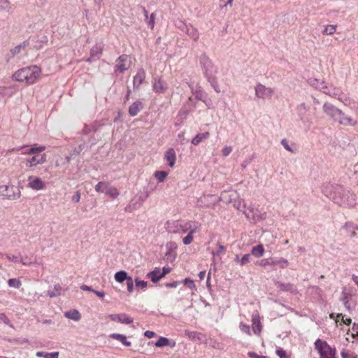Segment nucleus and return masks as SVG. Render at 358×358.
Returning <instances> with one entry per match:
<instances>
[{
	"instance_id": "nucleus-48",
	"label": "nucleus",
	"mask_w": 358,
	"mask_h": 358,
	"mask_svg": "<svg viewBox=\"0 0 358 358\" xmlns=\"http://www.w3.org/2000/svg\"><path fill=\"white\" fill-rule=\"evenodd\" d=\"M182 282L187 285L190 289H196V286L194 285V282L192 280H191L190 278H186L185 279H184Z\"/></svg>"
},
{
	"instance_id": "nucleus-28",
	"label": "nucleus",
	"mask_w": 358,
	"mask_h": 358,
	"mask_svg": "<svg viewBox=\"0 0 358 358\" xmlns=\"http://www.w3.org/2000/svg\"><path fill=\"white\" fill-rule=\"evenodd\" d=\"M343 229L348 233L351 237L356 235L355 231L358 230V226L352 222H346L343 226Z\"/></svg>"
},
{
	"instance_id": "nucleus-44",
	"label": "nucleus",
	"mask_w": 358,
	"mask_h": 358,
	"mask_svg": "<svg viewBox=\"0 0 358 358\" xmlns=\"http://www.w3.org/2000/svg\"><path fill=\"white\" fill-rule=\"evenodd\" d=\"M336 30V25H327L324 27L322 33L326 35H331L335 33Z\"/></svg>"
},
{
	"instance_id": "nucleus-61",
	"label": "nucleus",
	"mask_w": 358,
	"mask_h": 358,
	"mask_svg": "<svg viewBox=\"0 0 358 358\" xmlns=\"http://www.w3.org/2000/svg\"><path fill=\"white\" fill-rule=\"evenodd\" d=\"M83 148H84V144H80L77 148H75L73 149V150L72 151V153L74 155H78L80 153V152L83 150Z\"/></svg>"
},
{
	"instance_id": "nucleus-62",
	"label": "nucleus",
	"mask_w": 358,
	"mask_h": 358,
	"mask_svg": "<svg viewBox=\"0 0 358 358\" xmlns=\"http://www.w3.org/2000/svg\"><path fill=\"white\" fill-rule=\"evenodd\" d=\"M248 356L250 358H268V357H267L266 356L259 355H257V353H255L254 352H248Z\"/></svg>"
},
{
	"instance_id": "nucleus-50",
	"label": "nucleus",
	"mask_w": 358,
	"mask_h": 358,
	"mask_svg": "<svg viewBox=\"0 0 358 358\" xmlns=\"http://www.w3.org/2000/svg\"><path fill=\"white\" fill-rule=\"evenodd\" d=\"M251 254H245L242 258L239 260V264L241 266H244L250 262V259L251 257Z\"/></svg>"
},
{
	"instance_id": "nucleus-11",
	"label": "nucleus",
	"mask_w": 358,
	"mask_h": 358,
	"mask_svg": "<svg viewBox=\"0 0 358 358\" xmlns=\"http://www.w3.org/2000/svg\"><path fill=\"white\" fill-rule=\"evenodd\" d=\"M322 108L324 113L330 117L334 121H335L336 117L341 114V110L331 103H325Z\"/></svg>"
},
{
	"instance_id": "nucleus-20",
	"label": "nucleus",
	"mask_w": 358,
	"mask_h": 358,
	"mask_svg": "<svg viewBox=\"0 0 358 358\" xmlns=\"http://www.w3.org/2000/svg\"><path fill=\"white\" fill-rule=\"evenodd\" d=\"M252 330L257 335H259L262 331V324L260 322V317L257 312L252 314Z\"/></svg>"
},
{
	"instance_id": "nucleus-36",
	"label": "nucleus",
	"mask_w": 358,
	"mask_h": 358,
	"mask_svg": "<svg viewBox=\"0 0 358 358\" xmlns=\"http://www.w3.org/2000/svg\"><path fill=\"white\" fill-rule=\"evenodd\" d=\"M197 228H198V226L187 232V233H188L187 235L186 236H185L182 239V242H183L184 245H189L192 242L193 234L194 233H196Z\"/></svg>"
},
{
	"instance_id": "nucleus-57",
	"label": "nucleus",
	"mask_w": 358,
	"mask_h": 358,
	"mask_svg": "<svg viewBox=\"0 0 358 358\" xmlns=\"http://www.w3.org/2000/svg\"><path fill=\"white\" fill-rule=\"evenodd\" d=\"M187 335L189 338H191L192 339L201 340V338H200L201 334L196 331H189L187 333Z\"/></svg>"
},
{
	"instance_id": "nucleus-39",
	"label": "nucleus",
	"mask_w": 358,
	"mask_h": 358,
	"mask_svg": "<svg viewBox=\"0 0 358 358\" xmlns=\"http://www.w3.org/2000/svg\"><path fill=\"white\" fill-rule=\"evenodd\" d=\"M62 287L59 284L55 285L52 289H49L47 292V295L50 298H53L61 294Z\"/></svg>"
},
{
	"instance_id": "nucleus-26",
	"label": "nucleus",
	"mask_w": 358,
	"mask_h": 358,
	"mask_svg": "<svg viewBox=\"0 0 358 358\" xmlns=\"http://www.w3.org/2000/svg\"><path fill=\"white\" fill-rule=\"evenodd\" d=\"M146 276L147 278H150L154 283H157L160 279L162 278L159 268H156L155 270L150 271L148 273Z\"/></svg>"
},
{
	"instance_id": "nucleus-37",
	"label": "nucleus",
	"mask_w": 358,
	"mask_h": 358,
	"mask_svg": "<svg viewBox=\"0 0 358 358\" xmlns=\"http://www.w3.org/2000/svg\"><path fill=\"white\" fill-rule=\"evenodd\" d=\"M206 79L210 84V86L214 89V90L217 93H220L221 92L220 88L218 85L217 78L215 77V75L207 77Z\"/></svg>"
},
{
	"instance_id": "nucleus-34",
	"label": "nucleus",
	"mask_w": 358,
	"mask_h": 358,
	"mask_svg": "<svg viewBox=\"0 0 358 358\" xmlns=\"http://www.w3.org/2000/svg\"><path fill=\"white\" fill-rule=\"evenodd\" d=\"M64 316L74 321H78L81 317L80 313L76 309H73L69 311L65 312Z\"/></svg>"
},
{
	"instance_id": "nucleus-17",
	"label": "nucleus",
	"mask_w": 358,
	"mask_h": 358,
	"mask_svg": "<svg viewBox=\"0 0 358 358\" xmlns=\"http://www.w3.org/2000/svg\"><path fill=\"white\" fill-rule=\"evenodd\" d=\"M258 210L254 206H249L245 211V215L248 219L256 222L257 220L263 219L262 216L258 214Z\"/></svg>"
},
{
	"instance_id": "nucleus-15",
	"label": "nucleus",
	"mask_w": 358,
	"mask_h": 358,
	"mask_svg": "<svg viewBox=\"0 0 358 358\" xmlns=\"http://www.w3.org/2000/svg\"><path fill=\"white\" fill-rule=\"evenodd\" d=\"M275 285L282 292H288L292 294H296L298 292L296 287L292 283H283L280 281H275Z\"/></svg>"
},
{
	"instance_id": "nucleus-53",
	"label": "nucleus",
	"mask_w": 358,
	"mask_h": 358,
	"mask_svg": "<svg viewBox=\"0 0 358 358\" xmlns=\"http://www.w3.org/2000/svg\"><path fill=\"white\" fill-rule=\"evenodd\" d=\"M240 329L241 331L247 334L248 335H251L250 328V326L243 323L240 324Z\"/></svg>"
},
{
	"instance_id": "nucleus-8",
	"label": "nucleus",
	"mask_w": 358,
	"mask_h": 358,
	"mask_svg": "<svg viewBox=\"0 0 358 358\" xmlns=\"http://www.w3.org/2000/svg\"><path fill=\"white\" fill-rule=\"evenodd\" d=\"M0 189V194L8 199L15 200L20 196V191L14 186L2 185Z\"/></svg>"
},
{
	"instance_id": "nucleus-47",
	"label": "nucleus",
	"mask_w": 358,
	"mask_h": 358,
	"mask_svg": "<svg viewBox=\"0 0 358 358\" xmlns=\"http://www.w3.org/2000/svg\"><path fill=\"white\" fill-rule=\"evenodd\" d=\"M322 81H320L317 78H310L308 80V83L311 85L315 87L316 89H318L321 91L320 87H322V85L320 84Z\"/></svg>"
},
{
	"instance_id": "nucleus-18",
	"label": "nucleus",
	"mask_w": 358,
	"mask_h": 358,
	"mask_svg": "<svg viewBox=\"0 0 358 358\" xmlns=\"http://www.w3.org/2000/svg\"><path fill=\"white\" fill-rule=\"evenodd\" d=\"M189 87L192 90V92L195 95V98L198 100L206 103V99L207 98V94L203 90L201 86L197 85L195 88L192 85H189Z\"/></svg>"
},
{
	"instance_id": "nucleus-4",
	"label": "nucleus",
	"mask_w": 358,
	"mask_h": 358,
	"mask_svg": "<svg viewBox=\"0 0 358 358\" xmlns=\"http://www.w3.org/2000/svg\"><path fill=\"white\" fill-rule=\"evenodd\" d=\"M314 345L320 358H336V348H331L327 341L317 338Z\"/></svg>"
},
{
	"instance_id": "nucleus-35",
	"label": "nucleus",
	"mask_w": 358,
	"mask_h": 358,
	"mask_svg": "<svg viewBox=\"0 0 358 358\" xmlns=\"http://www.w3.org/2000/svg\"><path fill=\"white\" fill-rule=\"evenodd\" d=\"M130 278L131 276H129L124 271H117L115 274V279L118 282H123L124 281H127Z\"/></svg>"
},
{
	"instance_id": "nucleus-46",
	"label": "nucleus",
	"mask_w": 358,
	"mask_h": 358,
	"mask_svg": "<svg viewBox=\"0 0 358 358\" xmlns=\"http://www.w3.org/2000/svg\"><path fill=\"white\" fill-rule=\"evenodd\" d=\"M341 355L342 358H357V355L355 352L345 350H342Z\"/></svg>"
},
{
	"instance_id": "nucleus-10",
	"label": "nucleus",
	"mask_w": 358,
	"mask_h": 358,
	"mask_svg": "<svg viewBox=\"0 0 358 358\" xmlns=\"http://www.w3.org/2000/svg\"><path fill=\"white\" fill-rule=\"evenodd\" d=\"M273 93V89L271 87H266L264 85L259 83L255 87V94L258 98L260 99H270Z\"/></svg>"
},
{
	"instance_id": "nucleus-40",
	"label": "nucleus",
	"mask_w": 358,
	"mask_h": 358,
	"mask_svg": "<svg viewBox=\"0 0 358 358\" xmlns=\"http://www.w3.org/2000/svg\"><path fill=\"white\" fill-rule=\"evenodd\" d=\"M155 176L159 182H162L167 176V173L164 171H157L155 173Z\"/></svg>"
},
{
	"instance_id": "nucleus-38",
	"label": "nucleus",
	"mask_w": 358,
	"mask_h": 358,
	"mask_svg": "<svg viewBox=\"0 0 358 358\" xmlns=\"http://www.w3.org/2000/svg\"><path fill=\"white\" fill-rule=\"evenodd\" d=\"M103 193L110 196L113 199L116 198L119 195V192L115 187L108 186V185H106Z\"/></svg>"
},
{
	"instance_id": "nucleus-19",
	"label": "nucleus",
	"mask_w": 358,
	"mask_h": 358,
	"mask_svg": "<svg viewBox=\"0 0 358 358\" xmlns=\"http://www.w3.org/2000/svg\"><path fill=\"white\" fill-rule=\"evenodd\" d=\"M46 161V155L45 154L34 156L31 158L27 159V166L29 167H32L37 164H42Z\"/></svg>"
},
{
	"instance_id": "nucleus-51",
	"label": "nucleus",
	"mask_w": 358,
	"mask_h": 358,
	"mask_svg": "<svg viewBox=\"0 0 358 358\" xmlns=\"http://www.w3.org/2000/svg\"><path fill=\"white\" fill-rule=\"evenodd\" d=\"M136 286L138 288L145 289L147 287L148 282L145 280H141L138 278L135 280Z\"/></svg>"
},
{
	"instance_id": "nucleus-13",
	"label": "nucleus",
	"mask_w": 358,
	"mask_h": 358,
	"mask_svg": "<svg viewBox=\"0 0 358 358\" xmlns=\"http://www.w3.org/2000/svg\"><path fill=\"white\" fill-rule=\"evenodd\" d=\"M108 317L114 322H117L121 324H130L133 323V318L127 315L125 313L121 314H111L108 315Z\"/></svg>"
},
{
	"instance_id": "nucleus-29",
	"label": "nucleus",
	"mask_w": 358,
	"mask_h": 358,
	"mask_svg": "<svg viewBox=\"0 0 358 358\" xmlns=\"http://www.w3.org/2000/svg\"><path fill=\"white\" fill-rule=\"evenodd\" d=\"M296 110L300 120L305 121L306 113L309 110V107L305 103H302L297 106Z\"/></svg>"
},
{
	"instance_id": "nucleus-2",
	"label": "nucleus",
	"mask_w": 358,
	"mask_h": 358,
	"mask_svg": "<svg viewBox=\"0 0 358 358\" xmlns=\"http://www.w3.org/2000/svg\"><path fill=\"white\" fill-rule=\"evenodd\" d=\"M40 73L41 69L34 65L19 69L13 75V78L16 81L33 84L36 81Z\"/></svg>"
},
{
	"instance_id": "nucleus-1",
	"label": "nucleus",
	"mask_w": 358,
	"mask_h": 358,
	"mask_svg": "<svg viewBox=\"0 0 358 358\" xmlns=\"http://www.w3.org/2000/svg\"><path fill=\"white\" fill-rule=\"evenodd\" d=\"M321 191L325 196L341 207L351 208L356 204V195L341 185L325 182L322 185Z\"/></svg>"
},
{
	"instance_id": "nucleus-64",
	"label": "nucleus",
	"mask_w": 358,
	"mask_h": 358,
	"mask_svg": "<svg viewBox=\"0 0 358 358\" xmlns=\"http://www.w3.org/2000/svg\"><path fill=\"white\" fill-rule=\"evenodd\" d=\"M232 151V148L229 146H225L222 149V155L225 157L228 156Z\"/></svg>"
},
{
	"instance_id": "nucleus-42",
	"label": "nucleus",
	"mask_w": 358,
	"mask_h": 358,
	"mask_svg": "<svg viewBox=\"0 0 358 358\" xmlns=\"http://www.w3.org/2000/svg\"><path fill=\"white\" fill-rule=\"evenodd\" d=\"M44 150H45L44 146L33 147V148L29 149L28 150H27L26 152H24V154L31 155V154L39 153V152H43Z\"/></svg>"
},
{
	"instance_id": "nucleus-14",
	"label": "nucleus",
	"mask_w": 358,
	"mask_h": 358,
	"mask_svg": "<svg viewBox=\"0 0 358 358\" xmlns=\"http://www.w3.org/2000/svg\"><path fill=\"white\" fill-rule=\"evenodd\" d=\"M152 88L157 93H163L166 90L168 86L166 82L161 78L155 77L154 78Z\"/></svg>"
},
{
	"instance_id": "nucleus-24",
	"label": "nucleus",
	"mask_w": 358,
	"mask_h": 358,
	"mask_svg": "<svg viewBox=\"0 0 358 358\" xmlns=\"http://www.w3.org/2000/svg\"><path fill=\"white\" fill-rule=\"evenodd\" d=\"M157 348H162L165 346H169L174 348L176 346V342L173 340L169 339L166 337L160 336L159 339L155 343Z\"/></svg>"
},
{
	"instance_id": "nucleus-49",
	"label": "nucleus",
	"mask_w": 358,
	"mask_h": 358,
	"mask_svg": "<svg viewBox=\"0 0 358 358\" xmlns=\"http://www.w3.org/2000/svg\"><path fill=\"white\" fill-rule=\"evenodd\" d=\"M106 183L105 182H98L96 186H95V190L97 192H102L103 193L104 192V190H105V188H106Z\"/></svg>"
},
{
	"instance_id": "nucleus-31",
	"label": "nucleus",
	"mask_w": 358,
	"mask_h": 358,
	"mask_svg": "<svg viewBox=\"0 0 358 358\" xmlns=\"http://www.w3.org/2000/svg\"><path fill=\"white\" fill-rule=\"evenodd\" d=\"M110 337L120 341L124 345L127 347H129L131 345V343L130 341H128L127 340V337L123 334L114 333L110 334Z\"/></svg>"
},
{
	"instance_id": "nucleus-3",
	"label": "nucleus",
	"mask_w": 358,
	"mask_h": 358,
	"mask_svg": "<svg viewBox=\"0 0 358 358\" xmlns=\"http://www.w3.org/2000/svg\"><path fill=\"white\" fill-rule=\"evenodd\" d=\"M166 229L169 233L185 234L188 231L198 226V223L192 220H174L167 221Z\"/></svg>"
},
{
	"instance_id": "nucleus-7",
	"label": "nucleus",
	"mask_w": 358,
	"mask_h": 358,
	"mask_svg": "<svg viewBox=\"0 0 358 358\" xmlns=\"http://www.w3.org/2000/svg\"><path fill=\"white\" fill-rule=\"evenodd\" d=\"M130 65L129 57L127 55L123 54L116 59L115 71L119 73H123L129 69Z\"/></svg>"
},
{
	"instance_id": "nucleus-55",
	"label": "nucleus",
	"mask_w": 358,
	"mask_h": 358,
	"mask_svg": "<svg viewBox=\"0 0 358 358\" xmlns=\"http://www.w3.org/2000/svg\"><path fill=\"white\" fill-rule=\"evenodd\" d=\"M126 282H127V287L128 292H132L134 290V282H133L132 278L131 277L130 278H129L126 281Z\"/></svg>"
},
{
	"instance_id": "nucleus-58",
	"label": "nucleus",
	"mask_w": 358,
	"mask_h": 358,
	"mask_svg": "<svg viewBox=\"0 0 358 358\" xmlns=\"http://www.w3.org/2000/svg\"><path fill=\"white\" fill-rule=\"evenodd\" d=\"M81 194L79 191H76L75 194L73 195L71 200L74 203H78L80 199Z\"/></svg>"
},
{
	"instance_id": "nucleus-41",
	"label": "nucleus",
	"mask_w": 358,
	"mask_h": 358,
	"mask_svg": "<svg viewBox=\"0 0 358 358\" xmlns=\"http://www.w3.org/2000/svg\"><path fill=\"white\" fill-rule=\"evenodd\" d=\"M8 285L10 287H14V288L18 289L21 286L22 282H21V281L19 279H17V278H10L8 280Z\"/></svg>"
},
{
	"instance_id": "nucleus-23",
	"label": "nucleus",
	"mask_w": 358,
	"mask_h": 358,
	"mask_svg": "<svg viewBox=\"0 0 358 358\" xmlns=\"http://www.w3.org/2000/svg\"><path fill=\"white\" fill-rule=\"evenodd\" d=\"M143 103L138 100L134 101L129 107V114L131 117H134L138 115V113L143 109Z\"/></svg>"
},
{
	"instance_id": "nucleus-6",
	"label": "nucleus",
	"mask_w": 358,
	"mask_h": 358,
	"mask_svg": "<svg viewBox=\"0 0 358 358\" xmlns=\"http://www.w3.org/2000/svg\"><path fill=\"white\" fill-rule=\"evenodd\" d=\"M176 27L183 32H185L194 41L199 38V33L196 28L191 24H187L182 20L176 22Z\"/></svg>"
},
{
	"instance_id": "nucleus-27",
	"label": "nucleus",
	"mask_w": 358,
	"mask_h": 358,
	"mask_svg": "<svg viewBox=\"0 0 358 358\" xmlns=\"http://www.w3.org/2000/svg\"><path fill=\"white\" fill-rule=\"evenodd\" d=\"M29 45V41H24L22 43L15 46L14 48L11 49L10 50L11 57H13L16 55H18L19 53H20L22 52V50H24L26 47H27Z\"/></svg>"
},
{
	"instance_id": "nucleus-25",
	"label": "nucleus",
	"mask_w": 358,
	"mask_h": 358,
	"mask_svg": "<svg viewBox=\"0 0 358 358\" xmlns=\"http://www.w3.org/2000/svg\"><path fill=\"white\" fill-rule=\"evenodd\" d=\"M165 158L169 162V166L173 167L176 162V152L173 148H169L165 153Z\"/></svg>"
},
{
	"instance_id": "nucleus-56",
	"label": "nucleus",
	"mask_w": 358,
	"mask_h": 358,
	"mask_svg": "<svg viewBox=\"0 0 358 358\" xmlns=\"http://www.w3.org/2000/svg\"><path fill=\"white\" fill-rule=\"evenodd\" d=\"M281 145L284 147V148L286 150L289 151L291 152H294L293 150L289 146L288 141L285 138L281 140Z\"/></svg>"
},
{
	"instance_id": "nucleus-63",
	"label": "nucleus",
	"mask_w": 358,
	"mask_h": 358,
	"mask_svg": "<svg viewBox=\"0 0 358 358\" xmlns=\"http://www.w3.org/2000/svg\"><path fill=\"white\" fill-rule=\"evenodd\" d=\"M181 282L178 281H173L171 282H167L165 284V286L169 288H176L180 285Z\"/></svg>"
},
{
	"instance_id": "nucleus-45",
	"label": "nucleus",
	"mask_w": 358,
	"mask_h": 358,
	"mask_svg": "<svg viewBox=\"0 0 358 358\" xmlns=\"http://www.w3.org/2000/svg\"><path fill=\"white\" fill-rule=\"evenodd\" d=\"M341 300L343 303L345 307L348 309L350 308L349 306V294L346 293L345 291L342 292Z\"/></svg>"
},
{
	"instance_id": "nucleus-33",
	"label": "nucleus",
	"mask_w": 358,
	"mask_h": 358,
	"mask_svg": "<svg viewBox=\"0 0 358 358\" xmlns=\"http://www.w3.org/2000/svg\"><path fill=\"white\" fill-rule=\"evenodd\" d=\"M264 248L262 244L257 245L252 248L251 255L255 257H261L264 255Z\"/></svg>"
},
{
	"instance_id": "nucleus-12",
	"label": "nucleus",
	"mask_w": 358,
	"mask_h": 358,
	"mask_svg": "<svg viewBox=\"0 0 358 358\" xmlns=\"http://www.w3.org/2000/svg\"><path fill=\"white\" fill-rule=\"evenodd\" d=\"M28 181L27 187L34 190H41L45 187V183L40 178H36L33 176H30L28 178Z\"/></svg>"
},
{
	"instance_id": "nucleus-52",
	"label": "nucleus",
	"mask_w": 358,
	"mask_h": 358,
	"mask_svg": "<svg viewBox=\"0 0 358 358\" xmlns=\"http://www.w3.org/2000/svg\"><path fill=\"white\" fill-rule=\"evenodd\" d=\"M255 158V154H253L251 156H249L248 157H247L241 164V167L243 169H245L246 168L250 163L253 160V159Z\"/></svg>"
},
{
	"instance_id": "nucleus-30",
	"label": "nucleus",
	"mask_w": 358,
	"mask_h": 358,
	"mask_svg": "<svg viewBox=\"0 0 358 358\" xmlns=\"http://www.w3.org/2000/svg\"><path fill=\"white\" fill-rule=\"evenodd\" d=\"M209 136L210 134L208 131L198 134L192 138L191 143L194 145H197L203 141L207 139Z\"/></svg>"
},
{
	"instance_id": "nucleus-54",
	"label": "nucleus",
	"mask_w": 358,
	"mask_h": 358,
	"mask_svg": "<svg viewBox=\"0 0 358 358\" xmlns=\"http://www.w3.org/2000/svg\"><path fill=\"white\" fill-rule=\"evenodd\" d=\"M275 353L280 358H289L287 352L282 348H278Z\"/></svg>"
},
{
	"instance_id": "nucleus-5",
	"label": "nucleus",
	"mask_w": 358,
	"mask_h": 358,
	"mask_svg": "<svg viewBox=\"0 0 358 358\" xmlns=\"http://www.w3.org/2000/svg\"><path fill=\"white\" fill-rule=\"evenodd\" d=\"M199 63L206 78L215 75L217 73V67L213 64L210 58L202 54L199 58Z\"/></svg>"
},
{
	"instance_id": "nucleus-22",
	"label": "nucleus",
	"mask_w": 358,
	"mask_h": 358,
	"mask_svg": "<svg viewBox=\"0 0 358 358\" xmlns=\"http://www.w3.org/2000/svg\"><path fill=\"white\" fill-rule=\"evenodd\" d=\"M145 78V71L143 69H138L137 73L136 74L133 79L134 88H138L140 85L143 83Z\"/></svg>"
},
{
	"instance_id": "nucleus-60",
	"label": "nucleus",
	"mask_w": 358,
	"mask_h": 358,
	"mask_svg": "<svg viewBox=\"0 0 358 358\" xmlns=\"http://www.w3.org/2000/svg\"><path fill=\"white\" fill-rule=\"evenodd\" d=\"M59 357V352H47L44 355V358H58Z\"/></svg>"
},
{
	"instance_id": "nucleus-59",
	"label": "nucleus",
	"mask_w": 358,
	"mask_h": 358,
	"mask_svg": "<svg viewBox=\"0 0 358 358\" xmlns=\"http://www.w3.org/2000/svg\"><path fill=\"white\" fill-rule=\"evenodd\" d=\"M155 13H151L150 17V20H149V21L148 22V26H149L151 29H153V27H154V26H155Z\"/></svg>"
},
{
	"instance_id": "nucleus-9",
	"label": "nucleus",
	"mask_w": 358,
	"mask_h": 358,
	"mask_svg": "<svg viewBox=\"0 0 358 358\" xmlns=\"http://www.w3.org/2000/svg\"><path fill=\"white\" fill-rule=\"evenodd\" d=\"M320 84L322 85L320 88L322 92L330 96L337 97L338 100L342 101L341 96L343 93L339 88L335 87L333 85L327 86L326 83L323 80H322Z\"/></svg>"
},
{
	"instance_id": "nucleus-32",
	"label": "nucleus",
	"mask_w": 358,
	"mask_h": 358,
	"mask_svg": "<svg viewBox=\"0 0 358 358\" xmlns=\"http://www.w3.org/2000/svg\"><path fill=\"white\" fill-rule=\"evenodd\" d=\"M289 264L288 261L286 259L282 257L280 258H272V266H278L280 268H286Z\"/></svg>"
},
{
	"instance_id": "nucleus-43",
	"label": "nucleus",
	"mask_w": 358,
	"mask_h": 358,
	"mask_svg": "<svg viewBox=\"0 0 358 358\" xmlns=\"http://www.w3.org/2000/svg\"><path fill=\"white\" fill-rule=\"evenodd\" d=\"M256 265L261 266H272V258L263 259L259 261H257L255 263Z\"/></svg>"
},
{
	"instance_id": "nucleus-16",
	"label": "nucleus",
	"mask_w": 358,
	"mask_h": 358,
	"mask_svg": "<svg viewBox=\"0 0 358 358\" xmlns=\"http://www.w3.org/2000/svg\"><path fill=\"white\" fill-rule=\"evenodd\" d=\"M334 122L344 126H354L357 123L355 120L346 115L342 110L341 115H338Z\"/></svg>"
},
{
	"instance_id": "nucleus-21",
	"label": "nucleus",
	"mask_w": 358,
	"mask_h": 358,
	"mask_svg": "<svg viewBox=\"0 0 358 358\" xmlns=\"http://www.w3.org/2000/svg\"><path fill=\"white\" fill-rule=\"evenodd\" d=\"M103 51V45L101 44H96L90 50L91 58L87 59V62H91L93 59H97L100 57Z\"/></svg>"
}]
</instances>
